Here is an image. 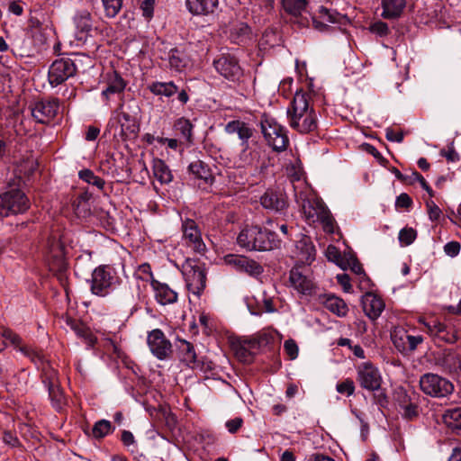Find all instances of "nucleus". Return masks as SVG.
Masks as SVG:
<instances>
[{
  "mask_svg": "<svg viewBox=\"0 0 461 461\" xmlns=\"http://www.w3.org/2000/svg\"><path fill=\"white\" fill-rule=\"evenodd\" d=\"M149 90L156 95L170 97L177 92V86L173 82H153L148 86Z\"/></svg>",
  "mask_w": 461,
  "mask_h": 461,
  "instance_id": "ea45409f",
  "label": "nucleus"
},
{
  "mask_svg": "<svg viewBox=\"0 0 461 461\" xmlns=\"http://www.w3.org/2000/svg\"><path fill=\"white\" fill-rule=\"evenodd\" d=\"M417 238V231L412 228H403L399 232V240L404 246L411 245Z\"/></svg>",
  "mask_w": 461,
  "mask_h": 461,
  "instance_id": "5fc2aeb1",
  "label": "nucleus"
},
{
  "mask_svg": "<svg viewBox=\"0 0 461 461\" xmlns=\"http://www.w3.org/2000/svg\"><path fill=\"white\" fill-rule=\"evenodd\" d=\"M2 440L5 445L10 446L12 447L19 446V439L16 437V435L8 430L3 433Z\"/></svg>",
  "mask_w": 461,
  "mask_h": 461,
  "instance_id": "774afa93",
  "label": "nucleus"
},
{
  "mask_svg": "<svg viewBox=\"0 0 461 461\" xmlns=\"http://www.w3.org/2000/svg\"><path fill=\"white\" fill-rule=\"evenodd\" d=\"M147 344L152 355L158 360H166L173 353L171 342L158 329H155L148 333Z\"/></svg>",
  "mask_w": 461,
  "mask_h": 461,
  "instance_id": "f8f14e48",
  "label": "nucleus"
},
{
  "mask_svg": "<svg viewBox=\"0 0 461 461\" xmlns=\"http://www.w3.org/2000/svg\"><path fill=\"white\" fill-rule=\"evenodd\" d=\"M182 230L183 237L186 244L195 252H204L205 244L202 240L201 232L198 230L196 223L193 220L187 219L183 222Z\"/></svg>",
  "mask_w": 461,
  "mask_h": 461,
  "instance_id": "5701e85b",
  "label": "nucleus"
},
{
  "mask_svg": "<svg viewBox=\"0 0 461 461\" xmlns=\"http://www.w3.org/2000/svg\"><path fill=\"white\" fill-rule=\"evenodd\" d=\"M105 15L109 18L115 17L122 6V0H102Z\"/></svg>",
  "mask_w": 461,
  "mask_h": 461,
  "instance_id": "8fccbe9b",
  "label": "nucleus"
},
{
  "mask_svg": "<svg viewBox=\"0 0 461 461\" xmlns=\"http://www.w3.org/2000/svg\"><path fill=\"white\" fill-rule=\"evenodd\" d=\"M135 276L140 279H142L145 281H150L151 284H152V279H154L152 272H151V267H150L149 264H147V263L142 264L138 267V269L135 273Z\"/></svg>",
  "mask_w": 461,
  "mask_h": 461,
  "instance_id": "6e6d98bb",
  "label": "nucleus"
},
{
  "mask_svg": "<svg viewBox=\"0 0 461 461\" xmlns=\"http://www.w3.org/2000/svg\"><path fill=\"white\" fill-rule=\"evenodd\" d=\"M77 72V67L70 59L55 60L49 69V82L51 86H59L73 77Z\"/></svg>",
  "mask_w": 461,
  "mask_h": 461,
  "instance_id": "ddd939ff",
  "label": "nucleus"
},
{
  "mask_svg": "<svg viewBox=\"0 0 461 461\" xmlns=\"http://www.w3.org/2000/svg\"><path fill=\"white\" fill-rule=\"evenodd\" d=\"M412 205V199L406 193H402L396 197L395 207L409 210Z\"/></svg>",
  "mask_w": 461,
  "mask_h": 461,
  "instance_id": "bf43d9fd",
  "label": "nucleus"
},
{
  "mask_svg": "<svg viewBox=\"0 0 461 461\" xmlns=\"http://www.w3.org/2000/svg\"><path fill=\"white\" fill-rule=\"evenodd\" d=\"M357 380L364 389L373 392L381 387V373L371 362H364L358 365L357 367Z\"/></svg>",
  "mask_w": 461,
  "mask_h": 461,
  "instance_id": "9b49d317",
  "label": "nucleus"
},
{
  "mask_svg": "<svg viewBox=\"0 0 461 461\" xmlns=\"http://www.w3.org/2000/svg\"><path fill=\"white\" fill-rule=\"evenodd\" d=\"M250 32L249 27L244 23H239L230 30L231 37L239 41H242Z\"/></svg>",
  "mask_w": 461,
  "mask_h": 461,
  "instance_id": "3c124183",
  "label": "nucleus"
},
{
  "mask_svg": "<svg viewBox=\"0 0 461 461\" xmlns=\"http://www.w3.org/2000/svg\"><path fill=\"white\" fill-rule=\"evenodd\" d=\"M225 131L229 134H237L241 140V146L249 143L253 135V129L241 121H231L225 126Z\"/></svg>",
  "mask_w": 461,
  "mask_h": 461,
  "instance_id": "7c9ffc66",
  "label": "nucleus"
},
{
  "mask_svg": "<svg viewBox=\"0 0 461 461\" xmlns=\"http://www.w3.org/2000/svg\"><path fill=\"white\" fill-rule=\"evenodd\" d=\"M461 249V245L458 241H450L444 246V252L451 257H456Z\"/></svg>",
  "mask_w": 461,
  "mask_h": 461,
  "instance_id": "0e129e2a",
  "label": "nucleus"
},
{
  "mask_svg": "<svg viewBox=\"0 0 461 461\" xmlns=\"http://www.w3.org/2000/svg\"><path fill=\"white\" fill-rule=\"evenodd\" d=\"M404 134L402 131H395L392 128L385 129V138L392 142L401 143L403 140Z\"/></svg>",
  "mask_w": 461,
  "mask_h": 461,
  "instance_id": "338daca9",
  "label": "nucleus"
},
{
  "mask_svg": "<svg viewBox=\"0 0 461 461\" xmlns=\"http://www.w3.org/2000/svg\"><path fill=\"white\" fill-rule=\"evenodd\" d=\"M0 334L5 340L10 341V343L14 347L17 348L19 350H20V347H23L22 339L20 338L19 335H17L12 330H10L8 328L2 327L0 329Z\"/></svg>",
  "mask_w": 461,
  "mask_h": 461,
  "instance_id": "603ef678",
  "label": "nucleus"
},
{
  "mask_svg": "<svg viewBox=\"0 0 461 461\" xmlns=\"http://www.w3.org/2000/svg\"><path fill=\"white\" fill-rule=\"evenodd\" d=\"M176 348L179 360L187 366L193 367L196 363L197 357L194 346L185 339H179Z\"/></svg>",
  "mask_w": 461,
  "mask_h": 461,
  "instance_id": "f704fd0d",
  "label": "nucleus"
},
{
  "mask_svg": "<svg viewBox=\"0 0 461 461\" xmlns=\"http://www.w3.org/2000/svg\"><path fill=\"white\" fill-rule=\"evenodd\" d=\"M276 312V303L271 298L264 297L261 303H258V311H251V314L260 315L263 313H274Z\"/></svg>",
  "mask_w": 461,
  "mask_h": 461,
  "instance_id": "864d4df0",
  "label": "nucleus"
},
{
  "mask_svg": "<svg viewBox=\"0 0 461 461\" xmlns=\"http://www.w3.org/2000/svg\"><path fill=\"white\" fill-rule=\"evenodd\" d=\"M266 152L258 143H247L242 146L240 160L243 165L254 167L256 170L263 171L267 167Z\"/></svg>",
  "mask_w": 461,
  "mask_h": 461,
  "instance_id": "dca6fc26",
  "label": "nucleus"
},
{
  "mask_svg": "<svg viewBox=\"0 0 461 461\" xmlns=\"http://www.w3.org/2000/svg\"><path fill=\"white\" fill-rule=\"evenodd\" d=\"M79 178L85 181L86 183L96 186L98 189H103L104 185V181L95 176L94 172L90 169H83L78 173Z\"/></svg>",
  "mask_w": 461,
  "mask_h": 461,
  "instance_id": "49530a36",
  "label": "nucleus"
},
{
  "mask_svg": "<svg viewBox=\"0 0 461 461\" xmlns=\"http://www.w3.org/2000/svg\"><path fill=\"white\" fill-rule=\"evenodd\" d=\"M237 243L248 250L267 251L279 247L275 232L258 226H248L240 230Z\"/></svg>",
  "mask_w": 461,
  "mask_h": 461,
  "instance_id": "7ed1b4c3",
  "label": "nucleus"
},
{
  "mask_svg": "<svg viewBox=\"0 0 461 461\" xmlns=\"http://www.w3.org/2000/svg\"><path fill=\"white\" fill-rule=\"evenodd\" d=\"M174 127L185 140L188 142L192 140L193 124L189 120L184 117L179 118L176 121Z\"/></svg>",
  "mask_w": 461,
  "mask_h": 461,
  "instance_id": "37998d69",
  "label": "nucleus"
},
{
  "mask_svg": "<svg viewBox=\"0 0 461 461\" xmlns=\"http://www.w3.org/2000/svg\"><path fill=\"white\" fill-rule=\"evenodd\" d=\"M112 431V424L109 420H101L95 423L92 435L95 438H103Z\"/></svg>",
  "mask_w": 461,
  "mask_h": 461,
  "instance_id": "de8ad7c7",
  "label": "nucleus"
},
{
  "mask_svg": "<svg viewBox=\"0 0 461 461\" xmlns=\"http://www.w3.org/2000/svg\"><path fill=\"white\" fill-rule=\"evenodd\" d=\"M381 16L387 20L400 18L407 5V0H382Z\"/></svg>",
  "mask_w": 461,
  "mask_h": 461,
  "instance_id": "393cba45",
  "label": "nucleus"
},
{
  "mask_svg": "<svg viewBox=\"0 0 461 461\" xmlns=\"http://www.w3.org/2000/svg\"><path fill=\"white\" fill-rule=\"evenodd\" d=\"M320 300L326 309L338 317L346 316L348 312L347 303L338 296L323 294L320 296Z\"/></svg>",
  "mask_w": 461,
  "mask_h": 461,
  "instance_id": "c756f323",
  "label": "nucleus"
},
{
  "mask_svg": "<svg viewBox=\"0 0 461 461\" xmlns=\"http://www.w3.org/2000/svg\"><path fill=\"white\" fill-rule=\"evenodd\" d=\"M420 321L431 337L447 343H454L456 340L455 329L440 319H420Z\"/></svg>",
  "mask_w": 461,
  "mask_h": 461,
  "instance_id": "4468645a",
  "label": "nucleus"
},
{
  "mask_svg": "<svg viewBox=\"0 0 461 461\" xmlns=\"http://www.w3.org/2000/svg\"><path fill=\"white\" fill-rule=\"evenodd\" d=\"M310 95L303 91H296L290 106L287 118L290 127L301 134L314 131L318 127V117L310 104Z\"/></svg>",
  "mask_w": 461,
  "mask_h": 461,
  "instance_id": "f257e3e1",
  "label": "nucleus"
},
{
  "mask_svg": "<svg viewBox=\"0 0 461 461\" xmlns=\"http://www.w3.org/2000/svg\"><path fill=\"white\" fill-rule=\"evenodd\" d=\"M298 260L310 265L315 259L316 249L309 237L303 236L296 243Z\"/></svg>",
  "mask_w": 461,
  "mask_h": 461,
  "instance_id": "c85d7f7f",
  "label": "nucleus"
},
{
  "mask_svg": "<svg viewBox=\"0 0 461 461\" xmlns=\"http://www.w3.org/2000/svg\"><path fill=\"white\" fill-rule=\"evenodd\" d=\"M66 322L89 347L95 346L97 339L82 319H66Z\"/></svg>",
  "mask_w": 461,
  "mask_h": 461,
  "instance_id": "a878e982",
  "label": "nucleus"
},
{
  "mask_svg": "<svg viewBox=\"0 0 461 461\" xmlns=\"http://www.w3.org/2000/svg\"><path fill=\"white\" fill-rule=\"evenodd\" d=\"M240 338L242 339L243 345H246L253 355H255L262 347L267 346L273 339L272 336L266 331H260L250 337Z\"/></svg>",
  "mask_w": 461,
  "mask_h": 461,
  "instance_id": "72a5a7b5",
  "label": "nucleus"
},
{
  "mask_svg": "<svg viewBox=\"0 0 461 461\" xmlns=\"http://www.w3.org/2000/svg\"><path fill=\"white\" fill-rule=\"evenodd\" d=\"M261 131L267 144L276 151L286 149L289 139L285 129L272 118L261 121Z\"/></svg>",
  "mask_w": 461,
  "mask_h": 461,
  "instance_id": "423d86ee",
  "label": "nucleus"
},
{
  "mask_svg": "<svg viewBox=\"0 0 461 461\" xmlns=\"http://www.w3.org/2000/svg\"><path fill=\"white\" fill-rule=\"evenodd\" d=\"M29 208V199L19 188L0 194V216L24 212Z\"/></svg>",
  "mask_w": 461,
  "mask_h": 461,
  "instance_id": "0eeeda50",
  "label": "nucleus"
},
{
  "mask_svg": "<svg viewBox=\"0 0 461 461\" xmlns=\"http://www.w3.org/2000/svg\"><path fill=\"white\" fill-rule=\"evenodd\" d=\"M347 16L339 14L335 9L325 6H319L312 16V23L316 29L324 31L327 23L343 24L347 21Z\"/></svg>",
  "mask_w": 461,
  "mask_h": 461,
  "instance_id": "412c9836",
  "label": "nucleus"
},
{
  "mask_svg": "<svg viewBox=\"0 0 461 461\" xmlns=\"http://www.w3.org/2000/svg\"><path fill=\"white\" fill-rule=\"evenodd\" d=\"M127 86L126 81L116 71H112L105 76V87L101 95L105 101H109L113 95H122Z\"/></svg>",
  "mask_w": 461,
  "mask_h": 461,
  "instance_id": "b1692460",
  "label": "nucleus"
},
{
  "mask_svg": "<svg viewBox=\"0 0 461 461\" xmlns=\"http://www.w3.org/2000/svg\"><path fill=\"white\" fill-rule=\"evenodd\" d=\"M443 421L447 428L461 435V407L445 411Z\"/></svg>",
  "mask_w": 461,
  "mask_h": 461,
  "instance_id": "4c0bfd02",
  "label": "nucleus"
},
{
  "mask_svg": "<svg viewBox=\"0 0 461 461\" xmlns=\"http://www.w3.org/2000/svg\"><path fill=\"white\" fill-rule=\"evenodd\" d=\"M152 287L155 291L156 299L160 304L165 305L176 301L177 294L167 285L152 279Z\"/></svg>",
  "mask_w": 461,
  "mask_h": 461,
  "instance_id": "2f4dec72",
  "label": "nucleus"
},
{
  "mask_svg": "<svg viewBox=\"0 0 461 461\" xmlns=\"http://www.w3.org/2000/svg\"><path fill=\"white\" fill-rule=\"evenodd\" d=\"M285 353L289 356L290 359H295L298 357V346L293 339H288L284 344Z\"/></svg>",
  "mask_w": 461,
  "mask_h": 461,
  "instance_id": "e2e57ef3",
  "label": "nucleus"
},
{
  "mask_svg": "<svg viewBox=\"0 0 461 461\" xmlns=\"http://www.w3.org/2000/svg\"><path fill=\"white\" fill-rule=\"evenodd\" d=\"M362 306L367 317H379L384 309V303L377 295L366 293L362 297Z\"/></svg>",
  "mask_w": 461,
  "mask_h": 461,
  "instance_id": "bb28decb",
  "label": "nucleus"
},
{
  "mask_svg": "<svg viewBox=\"0 0 461 461\" xmlns=\"http://www.w3.org/2000/svg\"><path fill=\"white\" fill-rule=\"evenodd\" d=\"M346 266L347 268H350L352 272H354L357 276H365L364 269L362 265L358 262V260L354 257H349L346 258Z\"/></svg>",
  "mask_w": 461,
  "mask_h": 461,
  "instance_id": "052dcab7",
  "label": "nucleus"
},
{
  "mask_svg": "<svg viewBox=\"0 0 461 461\" xmlns=\"http://www.w3.org/2000/svg\"><path fill=\"white\" fill-rule=\"evenodd\" d=\"M219 0H186L187 10L194 15L212 14L218 7Z\"/></svg>",
  "mask_w": 461,
  "mask_h": 461,
  "instance_id": "cd10ccee",
  "label": "nucleus"
},
{
  "mask_svg": "<svg viewBox=\"0 0 461 461\" xmlns=\"http://www.w3.org/2000/svg\"><path fill=\"white\" fill-rule=\"evenodd\" d=\"M231 348L235 353L236 357L243 363H250L253 359L254 355L250 350L243 345V341L240 338H236L231 340Z\"/></svg>",
  "mask_w": 461,
  "mask_h": 461,
  "instance_id": "a19ab883",
  "label": "nucleus"
},
{
  "mask_svg": "<svg viewBox=\"0 0 461 461\" xmlns=\"http://www.w3.org/2000/svg\"><path fill=\"white\" fill-rule=\"evenodd\" d=\"M113 279L110 267L106 266L96 267L92 273L91 292L98 296L107 295L110 293Z\"/></svg>",
  "mask_w": 461,
  "mask_h": 461,
  "instance_id": "2eb2a0df",
  "label": "nucleus"
},
{
  "mask_svg": "<svg viewBox=\"0 0 461 461\" xmlns=\"http://www.w3.org/2000/svg\"><path fill=\"white\" fill-rule=\"evenodd\" d=\"M152 171L154 177L161 184H168L173 179V175L168 166L160 158L152 160Z\"/></svg>",
  "mask_w": 461,
  "mask_h": 461,
  "instance_id": "e433bc0d",
  "label": "nucleus"
},
{
  "mask_svg": "<svg viewBox=\"0 0 461 461\" xmlns=\"http://www.w3.org/2000/svg\"><path fill=\"white\" fill-rule=\"evenodd\" d=\"M123 104H120L109 120L108 129L113 131V137L126 140L135 138L138 126L133 116L122 110Z\"/></svg>",
  "mask_w": 461,
  "mask_h": 461,
  "instance_id": "20e7f679",
  "label": "nucleus"
},
{
  "mask_svg": "<svg viewBox=\"0 0 461 461\" xmlns=\"http://www.w3.org/2000/svg\"><path fill=\"white\" fill-rule=\"evenodd\" d=\"M284 9L294 16L301 14L306 7V0H282Z\"/></svg>",
  "mask_w": 461,
  "mask_h": 461,
  "instance_id": "a18cd8bd",
  "label": "nucleus"
},
{
  "mask_svg": "<svg viewBox=\"0 0 461 461\" xmlns=\"http://www.w3.org/2000/svg\"><path fill=\"white\" fill-rule=\"evenodd\" d=\"M155 6V0H143L140 5L142 15L147 19L150 20L153 17Z\"/></svg>",
  "mask_w": 461,
  "mask_h": 461,
  "instance_id": "680f3d73",
  "label": "nucleus"
},
{
  "mask_svg": "<svg viewBox=\"0 0 461 461\" xmlns=\"http://www.w3.org/2000/svg\"><path fill=\"white\" fill-rule=\"evenodd\" d=\"M370 31L382 37L389 33V27L384 22L377 21L370 25Z\"/></svg>",
  "mask_w": 461,
  "mask_h": 461,
  "instance_id": "13d9d810",
  "label": "nucleus"
},
{
  "mask_svg": "<svg viewBox=\"0 0 461 461\" xmlns=\"http://www.w3.org/2000/svg\"><path fill=\"white\" fill-rule=\"evenodd\" d=\"M289 281L291 285L300 294L311 296L316 294V285L311 279L309 269L296 265L290 271Z\"/></svg>",
  "mask_w": 461,
  "mask_h": 461,
  "instance_id": "1a4fd4ad",
  "label": "nucleus"
},
{
  "mask_svg": "<svg viewBox=\"0 0 461 461\" xmlns=\"http://www.w3.org/2000/svg\"><path fill=\"white\" fill-rule=\"evenodd\" d=\"M44 259L50 270L62 271L66 267L64 248L57 237H50L47 240Z\"/></svg>",
  "mask_w": 461,
  "mask_h": 461,
  "instance_id": "9d476101",
  "label": "nucleus"
},
{
  "mask_svg": "<svg viewBox=\"0 0 461 461\" xmlns=\"http://www.w3.org/2000/svg\"><path fill=\"white\" fill-rule=\"evenodd\" d=\"M295 198L301 205L303 216L309 224L320 222L325 232L334 233L335 220L320 197L307 189L303 192L295 193Z\"/></svg>",
  "mask_w": 461,
  "mask_h": 461,
  "instance_id": "f03ea898",
  "label": "nucleus"
},
{
  "mask_svg": "<svg viewBox=\"0 0 461 461\" xmlns=\"http://www.w3.org/2000/svg\"><path fill=\"white\" fill-rule=\"evenodd\" d=\"M188 169L196 178L203 180L205 183H212L213 176L209 167L202 160H195L190 163Z\"/></svg>",
  "mask_w": 461,
  "mask_h": 461,
  "instance_id": "58836bf2",
  "label": "nucleus"
},
{
  "mask_svg": "<svg viewBox=\"0 0 461 461\" xmlns=\"http://www.w3.org/2000/svg\"><path fill=\"white\" fill-rule=\"evenodd\" d=\"M59 104L58 99L41 100L32 107V115L40 123H49L58 113Z\"/></svg>",
  "mask_w": 461,
  "mask_h": 461,
  "instance_id": "6ab92c4d",
  "label": "nucleus"
},
{
  "mask_svg": "<svg viewBox=\"0 0 461 461\" xmlns=\"http://www.w3.org/2000/svg\"><path fill=\"white\" fill-rule=\"evenodd\" d=\"M243 425V420L240 417L229 420L225 423V427L231 434H235Z\"/></svg>",
  "mask_w": 461,
  "mask_h": 461,
  "instance_id": "69168bd1",
  "label": "nucleus"
},
{
  "mask_svg": "<svg viewBox=\"0 0 461 461\" xmlns=\"http://www.w3.org/2000/svg\"><path fill=\"white\" fill-rule=\"evenodd\" d=\"M37 168L38 163L34 158H27L21 161L14 170V175L19 179L17 185L20 186L21 183L25 184L29 181Z\"/></svg>",
  "mask_w": 461,
  "mask_h": 461,
  "instance_id": "473e14b6",
  "label": "nucleus"
},
{
  "mask_svg": "<svg viewBox=\"0 0 461 461\" xmlns=\"http://www.w3.org/2000/svg\"><path fill=\"white\" fill-rule=\"evenodd\" d=\"M391 339L397 350L403 354L415 350L423 340L421 336L410 335L402 328H395L391 333Z\"/></svg>",
  "mask_w": 461,
  "mask_h": 461,
  "instance_id": "a211bd4d",
  "label": "nucleus"
},
{
  "mask_svg": "<svg viewBox=\"0 0 461 461\" xmlns=\"http://www.w3.org/2000/svg\"><path fill=\"white\" fill-rule=\"evenodd\" d=\"M420 387L425 394L439 398L447 396L454 390V385L448 379L433 373L420 376Z\"/></svg>",
  "mask_w": 461,
  "mask_h": 461,
  "instance_id": "6e6552de",
  "label": "nucleus"
},
{
  "mask_svg": "<svg viewBox=\"0 0 461 461\" xmlns=\"http://www.w3.org/2000/svg\"><path fill=\"white\" fill-rule=\"evenodd\" d=\"M20 351L29 357L38 368H44L45 357L41 351L35 350L27 346L20 347Z\"/></svg>",
  "mask_w": 461,
  "mask_h": 461,
  "instance_id": "c03bdc74",
  "label": "nucleus"
},
{
  "mask_svg": "<svg viewBox=\"0 0 461 461\" xmlns=\"http://www.w3.org/2000/svg\"><path fill=\"white\" fill-rule=\"evenodd\" d=\"M326 257L330 261L334 262L340 268L347 269L346 258L342 257L340 251L335 246H328L326 249Z\"/></svg>",
  "mask_w": 461,
  "mask_h": 461,
  "instance_id": "09e8293b",
  "label": "nucleus"
},
{
  "mask_svg": "<svg viewBox=\"0 0 461 461\" xmlns=\"http://www.w3.org/2000/svg\"><path fill=\"white\" fill-rule=\"evenodd\" d=\"M213 66L220 75L231 81L239 80L243 74L238 60L232 56L219 58L214 60Z\"/></svg>",
  "mask_w": 461,
  "mask_h": 461,
  "instance_id": "aec40b11",
  "label": "nucleus"
},
{
  "mask_svg": "<svg viewBox=\"0 0 461 461\" xmlns=\"http://www.w3.org/2000/svg\"><path fill=\"white\" fill-rule=\"evenodd\" d=\"M265 209L275 212H283L288 207L287 196L281 189H268L260 198Z\"/></svg>",
  "mask_w": 461,
  "mask_h": 461,
  "instance_id": "4be33fe9",
  "label": "nucleus"
},
{
  "mask_svg": "<svg viewBox=\"0 0 461 461\" xmlns=\"http://www.w3.org/2000/svg\"><path fill=\"white\" fill-rule=\"evenodd\" d=\"M182 274L188 291L199 296L206 284L204 264L196 259L187 258L182 265Z\"/></svg>",
  "mask_w": 461,
  "mask_h": 461,
  "instance_id": "39448f33",
  "label": "nucleus"
},
{
  "mask_svg": "<svg viewBox=\"0 0 461 461\" xmlns=\"http://www.w3.org/2000/svg\"><path fill=\"white\" fill-rule=\"evenodd\" d=\"M336 388L339 393L350 396L354 393L355 384L351 379L348 378L341 383H339Z\"/></svg>",
  "mask_w": 461,
  "mask_h": 461,
  "instance_id": "4d7b16f0",
  "label": "nucleus"
},
{
  "mask_svg": "<svg viewBox=\"0 0 461 461\" xmlns=\"http://www.w3.org/2000/svg\"><path fill=\"white\" fill-rule=\"evenodd\" d=\"M168 62L171 68L181 71L187 65L186 57L178 50H171L168 54Z\"/></svg>",
  "mask_w": 461,
  "mask_h": 461,
  "instance_id": "79ce46f5",
  "label": "nucleus"
},
{
  "mask_svg": "<svg viewBox=\"0 0 461 461\" xmlns=\"http://www.w3.org/2000/svg\"><path fill=\"white\" fill-rule=\"evenodd\" d=\"M224 263L239 272L258 276L263 273V267L257 261L242 255L228 254L223 258Z\"/></svg>",
  "mask_w": 461,
  "mask_h": 461,
  "instance_id": "f3484780",
  "label": "nucleus"
},
{
  "mask_svg": "<svg viewBox=\"0 0 461 461\" xmlns=\"http://www.w3.org/2000/svg\"><path fill=\"white\" fill-rule=\"evenodd\" d=\"M44 383H47L49 397L53 408L57 411H61L66 404V399L62 389L59 387L56 381L51 379H50L48 382L44 380Z\"/></svg>",
  "mask_w": 461,
  "mask_h": 461,
  "instance_id": "c9c22d12",
  "label": "nucleus"
}]
</instances>
